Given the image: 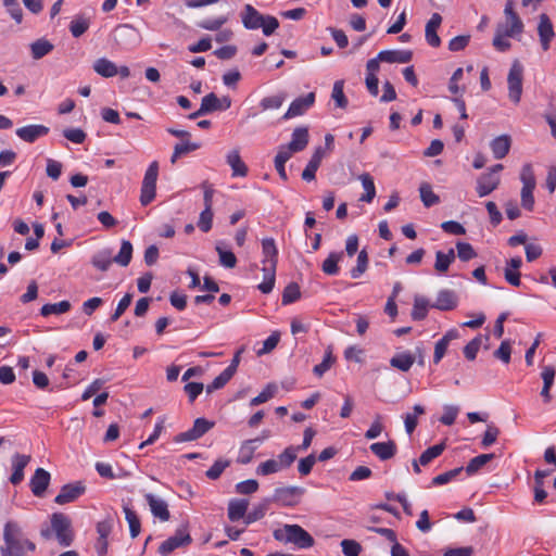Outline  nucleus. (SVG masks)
Returning a JSON list of instances; mask_svg holds the SVG:
<instances>
[{"mask_svg":"<svg viewBox=\"0 0 556 556\" xmlns=\"http://www.w3.org/2000/svg\"><path fill=\"white\" fill-rule=\"evenodd\" d=\"M278 253V248L273 238L262 240L263 282L257 286V289L264 294L270 293L275 287Z\"/></svg>","mask_w":556,"mask_h":556,"instance_id":"nucleus-1","label":"nucleus"},{"mask_svg":"<svg viewBox=\"0 0 556 556\" xmlns=\"http://www.w3.org/2000/svg\"><path fill=\"white\" fill-rule=\"evenodd\" d=\"M4 546L12 551L15 556H25V547L34 552L36 549L35 543L23 538L21 527L15 521H8L3 529Z\"/></svg>","mask_w":556,"mask_h":556,"instance_id":"nucleus-2","label":"nucleus"},{"mask_svg":"<svg viewBox=\"0 0 556 556\" xmlns=\"http://www.w3.org/2000/svg\"><path fill=\"white\" fill-rule=\"evenodd\" d=\"M274 538L283 543H292L305 549L314 545V538L299 525H285L274 531Z\"/></svg>","mask_w":556,"mask_h":556,"instance_id":"nucleus-3","label":"nucleus"},{"mask_svg":"<svg viewBox=\"0 0 556 556\" xmlns=\"http://www.w3.org/2000/svg\"><path fill=\"white\" fill-rule=\"evenodd\" d=\"M520 180L522 182L520 192L521 205L525 210L532 212L534 208L533 191L535 189L536 181L532 165L530 163H527L522 166Z\"/></svg>","mask_w":556,"mask_h":556,"instance_id":"nucleus-4","label":"nucleus"},{"mask_svg":"<svg viewBox=\"0 0 556 556\" xmlns=\"http://www.w3.org/2000/svg\"><path fill=\"white\" fill-rule=\"evenodd\" d=\"M51 528L61 546L67 547L73 543L74 532L72 530V521L68 516L63 513L52 514Z\"/></svg>","mask_w":556,"mask_h":556,"instance_id":"nucleus-5","label":"nucleus"},{"mask_svg":"<svg viewBox=\"0 0 556 556\" xmlns=\"http://www.w3.org/2000/svg\"><path fill=\"white\" fill-rule=\"evenodd\" d=\"M159 177V163L153 161L148 166L140 190V203L142 206L149 205L156 195V180Z\"/></svg>","mask_w":556,"mask_h":556,"instance_id":"nucleus-6","label":"nucleus"},{"mask_svg":"<svg viewBox=\"0 0 556 556\" xmlns=\"http://www.w3.org/2000/svg\"><path fill=\"white\" fill-rule=\"evenodd\" d=\"M192 539L188 532L187 527H181L176 530L175 534L161 543L159 546V554L161 556H168L175 549L187 546L191 543Z\"/></svg>","mask_w":556,"mask_h":556,"instance_id":"nucleus-7","label":"nucleus"},{"mask_svg":"<svg viewBox=\"0 0 556 556\" xmlns=\"http://www.w3.org/2000/svg\"><path fill=\"white\" fill-rule=\"evenodd\" d=\"M522 77H523V67L518 61H515L509 70V73L507 76L508 96H509V99L515 104H518L521 99Z\"/></svg>","mask_w":556,"mask_h":556,"instance_id":"nucleus-8","label":"nucleus"},{"mask_svg":"<svg viewBox=\"0 0 556 556\" xmlns=\"http://www.w3.org/2000/svg\"><path fill=\"white\" fill-rule=\"evenodd\" d=\"M305 493V489L301 486H282L274 491L270 503L275 502L281 506L292 507L299 504L300 498Z\"/></svg>","mask_w":556,"mask_h":556,"instance_id":"nucleus-9","label":"nucleus"},{"mask_svg":"<svg viewBox=\"0 0 556 556\" xmlns=\"http://www.w3.org/2000/svg\"><path fill=\"white\" fill-rule=\"evenodd\" d=\"M215 426L214 421L207 420L206 418H197L193 422L192 428L185 432L178 433L174 441L176 443L190 442L202 438L206 432L213 429Z\"/></svg>","mask_w":556,"mask_h":556,"instance_id":"nucleus-10","label":"nucleus"},{"mask_svg":"<svg viewBox=\"0 0 556 556\" xmlns=\"http://www.w3.org/2000/svg\"><path fill=\"white\" fill-rule=\"evenodd\" d=\"M86 492V485L83 481L64 484L60 493L54 497V503L58 505H65L75 502Z\"/></svg>","mask_w":556,"mask_h":556,"instance_id":"nucleus-11","label":"nucleus"},{"mask_svg":"<svg viewBox=\"0 0 556 556\" xmlns=\"http://www.w3.org/2000/svg\"><path fill=\"white\" fill-rule=\"evenodd\" d=\"M51 475L43 468H37L29 480V488L36 497H43L50 484Z\"/></svg>","mask_w":556,"mask_h":556,"instance_id":"nucleus-12","label":"nucleus"},{"mask_svg":"<svg viewBox=\"0 0 556 556\" xmlns=\"http://www.w3.org/2000/svg\"><path fill=\"white\" fill-rule=\"evenodd\" d=\"M315 102V93L309 92L304 97H299L294 99L291 104L289 105V109L283 115L285 119H289L295 116H300L304 114L311 106H313Z\"/></svg>","mask_w":556,"mask_h":556,"instance_id":"nucleus-13","label":"nucleus"},{"mask_svg":"<svg viewBox=\"0 0 556 556\" xmlns=\"http://www.w3.org/2000/svg\"><path fill=\"white\" fill-rule=\"evenodd\" d=\"M308 129L306 127H296L288 146H280L282 150H289L290 154L303 151L308 144Z\"/></svg>","mask_w":556,"mask_h":556,"instance_id":"nucleus-14","label":"nucleus"},{"mask_svg":"<svg viewBox=\"0 0 556 556\" xmlns=\"http://www.w3.org/2000/svg\"><path fill=\"white\" fill-rule=\"evenodd\" d=\"M49 127L39 124H31L20 127L15 130L16 136L28 143L35 142L37 139L47 136L49 134Z\"/></svg>","mask_w":556,"mask_h":556,"instance_id":"nucleus-15","label":"nucleus"},{"mask_svg":"<svg viewBox=\"0 0 556 556\" xmlns=\"http://www.w3.org/2000/svg\"><path fill=\"white\" fill-rule=\"evenodd\" d=\"M30 459L31 457L25 454L16 453L12 456V473L9 480L13 485H17L24 480V469Z\"/></svg>","mask_w":556,"mask_h":556,"instance_id":"nucleus-16","label":"nucleus"},{"mask_svg":"<svg viewBox=\"0 0 556 556\" xmlns=\"http://www.w3.org/2000/svg\"><path fill=\"white\" fill-rule=\"evenodd\" d=\"M144 500L148 503L152 515L161 521H167L170 518L167 503L152 493H147Z\"/></svg>","mask_w":556,"mask_h":556,"instance_id":"nucleus-17","label":"nucleus"},{"mask_svg":"<svg viewBox=\"0 0 556 556\" xmlns=\"http://www.w3.org/2000/svg\"><path fill=\"white\" fill-rule=\"evenodd\" d=\"M264 16L252 4H245L241 13L242 24L247 29H258L263 25Z\"/></svg>","mask_w":556,"mask_h":556,"instance_id":"nucleus-18","label":"nucleus"},{"mask_svg":"<svg viewBox=\"0 0 556 556\" xmlns=\"http://www.w3.org/2000/svg\"><path fill=\"white\" fill-rule=\"evenodd\" d=\"M500 177L493 173L482 174L477 180V193L480 198L489 195L500 185Z\"/></svg>","mask_w":556,"mask_h":556,"instance_id":"nucleus-19","label":"nucleus"},{"mask_svg":"<svg viewBox=\"0 0 556 556\" xmlns=\"http://www.w3.org/2000/svg\"><path fill=\"white\" fill-rule=\"evenodd\" d=\"M442 23V16L439 13H433L426 24L425 37L429 46L437 48L441 45V39L437 34L438 28Z\"/></svg>","mask_w":556,"mask_h":556,"instance_id":"nucleus-20","label":"nucleus"},{"mask_svg":"<svg viewBox=\"0 0 556 556\" xmlns=\"http://www.w3.org/2000/svg\"><path fill=\"white\" fill-rule=\"evenodd\" d=\"M538 33L541 41L542 49L547 51L549 43L555 36L553 24L546 14L540 15V23L538 26Z\"/></svg>","mask_w":556,"mask_h":556,"instance_id":"nucleus-21","label":"nucleus"},{"mask_svg":"<svg viewBox=\"0 0 556 556\" xmlns=\"http://www.w3.org/2000/svg\"><path fill=\"white\" fill-rule=\"evenodd\" d=\"M219 98L211 92L202 98L201 105L198 111L188 115L189 119H197L200 116H204L215 111H219Z\"/></svg>","mask_w":556,"mask_h":556,"instance_id":"nucleus-22","label":"nucleus"},{"mask_svg":"<svg viewBox=\"0 0 556 556\" xmlns=\"http://www.w3.org/2000/svg\"><path fill=\"white\" fill-rule=\"evenodd\" d=\"M505 17L508 21H513V27H505L504 33L508 37H514L523 31V23L518 16V14L514 11L513 1H507L504 9Z\"/></svg>","mask_w":556,"mask_h":556,"instance_id":"nucleus-23","label":"nucleus"},{"mask_svg":"<svg viewBox=\"0 0 556 556\" xmlns=\"http://www.w3.org/2000/svg\"><path fill=\"white\" fill-rule=\"evenodd\" d=\"M457 306V296L453 290L443 289L440 290L435 302L431 304V307L440 311H451Z\"/></svg>","mask_w":556,"mask_h":556,"instance_id":"nucleus-24","label":"nucleus"},{"mask_svg":"<svg viewBox=\"0 0 556 556\" xmlns=\"http://www.w3.org/2000/svg\"><path fill=\"white\" fill-rule=\"evenodd\" d=\"M325 156V150L321 147L315 149L311 160L302 172V179L305 181H312L316 177V172L319 168L323 157Z\"/></svg>","mask_w":556,"mask_h":556,"instance_id":"nucleus-25","label":"nucleus"},{"mask_svg":"<svg viewBox=\"0 0 556 556\" xmlns=\"http://www.w3.org/2000/svg\"><path fill=\"white\" fill-rule=\"evenodd\" d=\"M370 452L380 460H388L395 456L397 452L396 444L393 440L387 442H376L370 446Z\"/></svg>","mask_w":556,"mask_h":556,"instance_id":"nucleus-26","label":"nucleus"},{"mask_svg":"<svg viewBox=\"0 0 556 556\" xmlns=\"http://www.w3.org/2000/svg\"><path fill=\"white\" fill-rule=\"evenodd\" d=\"M412 58L410 50H382L378 53V59L388 63H408Z\"/></svg>","mask_w":556,"mask_h":556,"instance_id":"nucleus-27","label":"nucleus"},{"mask_svg":"<svg viewBox=\"0 0 556 556\" xmlns=\"http://www.w3.org/2000/svg\"><path fill=\"white\" fill-rule=\"evenodd\" d=\"M459 333L456 329H451L435 343L433 354L434 364H439L441 362L446 353L450 342L454 339H457Z\"/></svg>","mask_w":556,"mask_h":556,"instance_id":"nucleus-28","label":"nucleus"},{"mask_svg":"<svg viewBox=\"0 0 556 556\" xmlns=\"http://www.w3.org/2000/svg\"><path fill=\"white\" fill-rule=\"evenodd\" d=\"M262 444V439H250L242 442L239 448L237 462L242 465L249 464L254 455L255 450Z\"/></svg>","mask_w":556,"mask_h":556,"instance_id":"nucleus-29","label":"nucleus"},{"mask_svg":"<svg viewBox=\"0 0 556 556\" xmlns=\"http://www.w3.org/2000/svg\"><path fill=\"white\" fill-rule=\"evenodd\" d=\"M510 146L511 140L508 135H501L494 138L490 143V148L492 150L494 159H504L508 154Z\"/></svg>","mask_w":556,"mask_h":556,"instance_id":"nucleus-30","label":"nucleus"},{"mask_svg":"<svg viewBox=\"0 0 556 556\" xmlns=\"http://www.w3.org/2000/svg\"><path fill=\"white\" fill-rule=\"evenodd\" d=\"M227 164L231 167L232 176L245 177L248 175V166L242 161L237 149L231 150L226 156Z\"/></svg>","mask_w":556,"mask_h":556,"instance_id":"nucleus-31","label":"nucleus"},{"mask_svg":"<svg viewBox=\"0 0 556 556\" xmlns=\"http://www.w3.org/2000/svg\"><path fill=\"white\" fill-rule=\"evenodd\" d=\"M92 68L98 75L104 78H111L117 75L116 64L106 58L96 60Z\"/></svg>","mask_w":556,"mask_h":556,"instance_id":"nucleus-32","label":"nucleus"},{"mask_svg":"<svg viewBox=\"0 0 556 556\" xmlns=\"http://www.w3.org/2000/svg\"><path fill=\"white\" fill-rule=\"evenodd\" d=\"M91 18L85 14H78L70 23V31L74 38L83 36L90 27Z\"/></svg>","mask_w":556,"mask_h":556,"instance_id":"nucleus-33","label":"nucleus"},{"mask_svg":"<svg viewBox=\"0 0 556 556\" xmlns=\"http://www.w3.org/2000/svg\"><path fill=\"white\" fill-rule=\"evenodd\" d=\"M249 501L245 498L231 500L228 504V518L230 521H238L245 518Z\"/></svg>","mask_w":556,"mask_h":556,"instance_id":"nucleus-34","label":"nucleus"},{"mask_svg":"<svg viewBox=\"0 0 556 556\" xmlns=\"http://www.w3.org/2000/svg\"><path fill=\"white\" fill-rule=\"evenodd\" d=\"M456 254L454 249H450L446 253L442 251L435 252L434 269L439 274H445L451 264L455 261Z\"/></svg>","mask_w":556,"mask_h":556,"instance_id":"nucleus-35","label":"nucleus"},{"mask_svg":"<svg viewBox=\"0 0 556 556\" xmlns=\"http://www.w3.org/2000/svg\"><path fill=\"white\" fill-rule=\"evenodd\" d=\"M415 361L416 357L409 352L396 353L390 359V365L401 371L406 372L412 368Z\"/></svg>","mask_w":556,"mask_h":556,"instance_id":"nucleus-36","label":"nucleus"},{"mask_svg":"<svg viewBox=\"0 0 556 556\" xmlns=\"http://www.w3.org/2000/svg\"><path fill=\"white\" fill-rule=\"evenodd\" d=\"M123 510L125 513V519L129 526L130 536L137 538L141 531V522L137 513L128 504L123 505Z\"/></svg>","mask_w":556,"mask_h":556,"instance_id":"nucleus-37","label":"nucleus"},{"mask_svg":"<svg viewBox=\"0 0 556 556\" xmlns=\"http://www.w3.org/2000/svg\"><path fill=\"white\" fill-rule=\"evenodd\" d=\"M54 46L46 38L37 39L30 43V52L34 60H40L53 50Z\"/></svg>","mask_w":556,"mask_h":556,"instance_id":"nucleus-38","label":"nucleus"},{"mask_svg":"<svg viewBox=\"0 0 556 556\" xmlns=\"http://www.w3.org/2000/svg\"><path fill=\"white\" fill-rule=\"evenodd\" d=\"M112 262H114V260L112 257V251L109 249L97 252L91 258V264L101 271H106Z\"/></svg>","mask_w":556,"mask_h":556,"instance_id":"nucleus-39","label":"nucleus"},{"mask_svg":"<svg viewBox=\"0 0 556 556\" xmlns=\"http://www.w3.org/2000/svg\"><path fill=\"white\" fill-rule=\"evenodd\" d=\"M343 252H331L328 257L323 262L321 270L329 276L339 274L338 263L342 260Z\"/></svg>","mask_w":556,"mask_h":556,"instance_id":"nucleus-40","label":"nucleus"},{"mask_svg":"<svg viewBox=\"0 0 556 556\" xmlns=\"http://www.w3.org/2000/svg\"><path fill=\"white\" fill-rule=\"evenodd\" d=\"M269 504L270 498H264L261 503L255 505L253 509L247 514L244 519L245 525H250L262 519L266 515Z\"/></svg>","mask_w":556,"mask_h":556,"instance_id":"nucleus-41","label":"nucleus"},{"mask_svg":"<svg viewBox=\"0 0 556 556\" xmlns=\"http://www.w3.org/2000/svg\"><path fill=\"white\" fill-rule=\"evenodd\" d=\"M419 193L426 207H431L440 202L439 195L433 192L431 185L428 182H422L419 186Z\"/></svg>","mask_w":556,"mask_h":556,"instance_id":"nucleus-42","label":"nucleus"},{"mask_svg":"<svg viewBox=\"0 0 556 556\" xmlns=\"http://www.w3.org/2000/svg\"><path fill=\"white\" fill-rule=\"evenodd\" d=\"M200 148V143L197 142H190V141H182L174 147V152L170 157V163L175 164L179 157L182 155H186L192 151H195Z\"/></svg>","mask_w":556,"mask_h":556,"instance_id":"nucleus-43","label":"nucleus"},{"mask_svg":"<svg viewBox=\"0 0 556 556\" xmlns=\"http://www.w3.org/2000/svg\"><path fill=\"white\" fill-rule=\"evenodd\" d=\"M291 156L292 155L290 154L289 150H282L280 147L275 156V168L278 172L279 177L285 181L288 180L285 165L291 159Z\"/></svg>","mask_w":556,"mask_h":556,"instance_id":"nucleus-44","label":"nucleus"},{"mask_svg":"<svg viewBox=\"0 0 556 556\" xmlns=\"http://www.w3.org/2000/svg\"><path fill=\"white\" fill-rule=\"evenodd\" d=\"M365 193L361 197V201L370 203L376 197V187L372 177L369 174H362L359 176Z\"/></svg>","mask_w":556,"mask_h":556,"instance_id":"nucleus-45","label":"nucleus"},{"mask_svg":"<svg viewBox=\"0 0 556 556\" xmlns=\"http://www.w3.org/2000/svg\"><path fill=\"white\" fill-rule=\"evenodd\" d=\"M429 302L424 296H415L412 309V318L414 320H422L427 317Z\"/></svg>","mask_w":556,"mask_h":556,"instance_id":"nucleus-46","label":"nucleus"},{"mask_svg":"<svg viewBox=\"0 0 556 556\" xmlns=\"http://www.w3.org/2000/svg\"><path fill=\"white\" fill-rule=\"evenodd\" d=\"M132 257V244L128 240H123L119 252L113 257L114 262L121 266H127Z\"/></svg>","mask_w":556,"mask_h":556,"instance_id":"nucleus-47","label":"nucleus"},{"mask_svg":"<svg viewBox=\"0 0 556 556\" xmlns=\"http://www.w3.org/2000/svg\"><path fill=\"white\" fill-rule=\"evenodd\" d=\"M70 309H71V303L68 301L64 300L59 303L45 304L40 309V314L42 316L47 317L52 314H55V315L64 314V313L68 312Z\"/></svg>","mask_w":556,"mask_h":556,"instance_id":"nucleus-48","label":"nucleus"},{"mask_svg":"<svg viewBox=\"0 0 556 556\" xmlns=\"http://www.w3.org/2000/svg\"><path fill=\"white\" fill-rule=\"evenodd\" d=\"M494 458V454H480L470 459L465 470L468 476L476 473L480 470L484 465H486L490 460Z\"/></svg>","mask_w":556,"mask_h":556,"instance_id":"nucleus-49","label":"nucleus"},{"mask_svg":"<svg viewBox=\"0 0 556 556\" xmlns=\"http://www.w3.org/2000/svg\"><path fill=\"white\" fill-rule=\"evenodd\" d=\"M222 245L223 242H218L215 247V250L219 256L220 265L226 268H233L237 264L236 255L231 251L223 249Z\"/></svg>","mask_w":556,"mask_h":556,"instance_id":"nucleus-50","label":"nucleus"},{"mask_svg":"<svg viewBox=\"0 0 556 556\" xmlns=\"http://www.w3.org/2000/svg\"><path fill=\"white\" fill-rule=\"evenodd\" d=\"M334 361H336V358L332 355V349H331V346H328L327 351H326V353L324 355L323 362L314 366L313 372L317 377H323L324 374L331 368V366L334 363Z\"/></svg>","mask_w":556,"mask_h":556,"instance_id":"nucleus-51","label":"nucleus"},{"mask_svg":"<svg viewBox=\"0 0 556 556\" xmlns=\"http://www.w3.org/2000/svg\"><path fill=\"white\" fill-rule=\"evenodd\" d=\"M286 99L285 93L274 94L269 97H265L261 100L260 106L263 111L267 110H278L281 108L283 101Z\"/></svg>","mask_w":556,"mask_h":556,"instance_id":"nucleus-52","label":"nucleus"},{"mask_svg":"<svg viewBox=\"0 0 556 556\" xmlns=\"http://www.w3.org/2000/svg\"><path fill=\"white\" fill-rule=\"evenodd\" d=\"M344 88V81L343 80H337L333 84L331 98L336 102V105L340 109H345L348 106V99L343 91Z\"/></svg>","mask_w":556,"mask_h":556,"instance_id":"nucleus-53","label":"nucleus"},{"mask_svg":"<svg viewBox=\"0 0 556 556\" xmlns=\"http://www.w3.org/2000/svg\"><path fill=\"white\" fill-rule=\"evenodd\" d=\"M368 267V254L365 249H363L358 255L356 261V266L351 269V277L354 279L359 278Z\"/></svg>","mask_w":556,"mask_h":556,"instance_id":"nucleus-54","label":"nucleus"},{"mask_svg":"<svg viewBox=\"0 0 556 556\" xmlns=\"http://www.w3.org/2000/svg\"><path fill=\"white\" fill-rule=\"evenodd\" d=\"M300 298H301V291H300L299 285L295 282H291L285 288L281 302L283 305H288V304L294 303Z\"/></svg>","mask_w":556,"mask_h":556,"instance_id":"nucleus-55","label":"nucleus"},{"mask_svg":"<svg viewBox=\"0 0 556 556\" xmlns=\"http://www.w3.org/2000/svg\"><path fill=\"white\" fill-rule=\"evenodd\" d=\"M277 392V387L276 384L274 383H268L264 390L255 397H253L251 401H250V406H257V405H261L267 401H269L270 399L274 397V395L276 394Z\"/></svg>","mask_w":556,"mask_h":556,"instance_id":"nucleus-56","label":"nucleus"},{"mask_svg":"<svg viewBox=\"0 0 556 556\" xmlns=\"http://www.w3.org/2000/svg\"><path fill=\"white\" fill-rule=\"evenodd\" d=\"M230 466V460L219 458L205 472L210 480H217L224 470Z\"/></svg>","mask_w":556,"mask_h":556,"instance_id":"nucleus-57","label":"nucleus"},{"mask_svg":"<svg viewBox=\"0 0 556 556\" xmlns=\"http://www.w3.org/2000/svg\"><path fill=\"white\" fill-rule=\"evenodd\" d=\"M444 451V444H435L428 447L419 457V464L422 466L428 465L431 460L437 458Z\"/></svg>","mask_w":556,"mask_h":556,"instance_id":"nucleus-58","label":"nucleus"},{"mask_svg":"<svg viewBox=\"0 0 556 556\" xmlns=\"http://www.w3.org/2000/svg\"><path fill=\"white\" fill-rule=\"evenodd\" d=\"M457 257L463 262H468L477 256L473 247L468 242L458 241L456 243Z\"/></svg>","mask_w":556,"mask_h":556,"instance_id":"nucleus-59","label":"nucleus"},{"mask_svg":"<svg viewBox=\"0 0 556 556\" xmlns=\"http://www.w3.org/2000/svg\"><path fill=\"white\" fill-rule=\"evenodd\" d=\"M227 21H228L227 16L220 15L217 17L205 18V20L201 21L198 24V26L205 30L216 31V30L220 29V27L224 24H226Z\"/></svg>","mask_w":556,"mask_h":556,"instance_id":"nucleus-60","label":"nucleus"},{"mask_svg":"<svg viewBox=\"0 0 556 556\" xmlns=\"http://www.w3.org/2000/svg\"><path fill=\"white\" fill-rule=\"evenodd\" d=\"M281 470V465H279L276 459H268L258 465L256 468V475L258 476H268L271 473H276Z\"/></svg>","mask_w":556,"mask_h":556,"instance_id":"nucleus-61","label":"nucleus"},{"mask_svg":"<svg viewBox=\"0 0 556 556\" xmlns=\"http://www.w3.org/2000/svg\"><path fill=\"white\" fill-rule=\"evenodd\" d=\"M232 378L228 371L223 370L214 380L206 386V392L212 393L218 389H222L227 384V382Z\"/></svg>","mask_w":556,"mask_h":556,"instance_id":"nucleus-62","label":"nucleus"},{"mask_svg":"<svg viewBox=\"0 0 556 556\" xmlns=\"http://www.w3.org/2000/svg\"><path fill=\"white\" fill-rule=\"evenodd\" d=\"M296 448L294 446L287 447L281 454L278 456V463L282 468H288L292 465V463L296 459Z\"/></svg>","mask_w":556,"mask_h":556,"instance_id":"nucleus-63","label":"nucleus"},{"mask_svg":"<svg viewBox=\"0 0 556 556\" xmlns=\"http://www.w3.org/2000/svg\"><path fill=\"white\" fill-rule=\"evenodd\" d=\"M341 547L345 556H358L362 551L361 544L354 540H343Z\"/></svg>","mask_w":556,"mask_h":556,"instance_id":"nucleus-64","label":"nucleus"}]
</instances>
